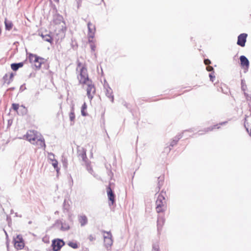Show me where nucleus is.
Wrapping results in <instances>:
<instances>
[{"label":"nucleus","instance_id":"ea45409f","mask_svg":"<svg viewBox=\"0 0 251 251\" xmlns=\"http://www.w3.org/2000/svg\"><path fill=\"white\" fill-rule=\"evenodd\" d=\"M87 170L88 171V172L90 174H92L93 170H92V169L91 168V167L90 166L87 165Z\"/></svg>","mask_w":251,"mask_h":251},{"label":"nucleus","instance_id":"a878e982","mask_svg":"<svg viewBox=\"0 0 251 251\" xmlns=\"http://www.w3.org/2000/svg\"><path fill=\"white\" fill-rule=\"evenodd\" d=\"M86 108H87V105L85 103H84L83 104V105H82L81 110V115L83 116H86L87 115V113L85 111Z\"/></svg>","mask_w":251,"mask_h":251},{"label":"nucleus","instance_id":"c756f323","mask_svg":"<svg viewBox=\"0 0 251 251\" xmlns=\"http://www.w3.org/2000/svg\"><path fill=\"white\" fill-rule=\"evenodd\" d=\"M68 245L74 249H76L78 248L77 244L75 242H70L68 243Z\"/></svg>","mask_w":251,"mask_h":251},{"label":"nucleus","instance_id":"9d476101","mask_svg":"<svg viewBox=\"0 0 251 251\" xmlns=\"http://www.w3.org/2000/svg\"><path fill=\"white\" fill-rule=\"evenodd\" d=\"M78 221L81 227L85 226L88 224V218L84 214L78 215L77 217Z\"/></svg>","mask_w":251,"mask_h":251},{"label":"nucleus","instance_id":"7ed1b4c3","mask_svg":"<svg viewBox=\"0 0 251 251\" xmlns=\"http://www.w3.org/2000/svg\"><path fill=\"white\" fill-rule=\"evenodd\" d=\"M29 59L30 62L34 63L35 67L39 69L41 65L44 62V58L39 57L36 54L30 53L29 54Z\"/></svg>","mask_w":251,"mask_h":251},{"label":"nucleus","instance_id":"f03ea898","mask_svg":"<svg viewBox=\"0 0 251 251\" xmlns=\"http://www.w3.org/2000/svg\"><path fill=\"white\" fill-rule=\"evenodd\" d=\"M78 72L79 75L77 76V78L79 80V83L84 84L91 80L88 77L87 70L85 66H82L80 69V70L78 71Z\"/></svg>","mask_w":251,"mask_h":251},{"label":"nucleus","instance_id":"4be33fe9","mask_svg":"<svg viewBox=\"0 0 251 251\" xmlns=\"http://www.w3.org/2000/svg\"><path fill=\"white\" fill-rule=\"evenodd\" d=\"M23 65H24L23 62H20V63H12L11 64V68L13 71H16L20 68L22 67L23 66Z\"/></svg>","mask_w":251,"mask_h":251},{"label":"nucleus","instance_id":"b1692460","mask_svg":"<svg viewBox=\"0 0 251 251\" xmlns=\"http://www.w3.org/2000/svg\"><path fill=\"white\" fill-rule=\"evenodd\" d=\"M4 24L6 30H10L12 29L13 27V24L11 21L7 20L6 19H5Z\"/></svg>","mask_w":251,"mask_h":251},{"label":"nucleus","instance_id":"e433bc0d","mask_svg":"<svg viewBox=\"0 0 251 251\" xmlns=\"http://www.w3.org/2000/svg\"><path fill=\"white\" fill-rule=\"evenodd\" d=\"M82 0H75V1L77 3V8H79V7L81 6V4L82 2Z\"/></svg>","mask_w":251,"mask_h":251},{"label":"nucleus","instance_id":"393cba45","mask_svg":"<svg viewBox=\"0 0 251 251\" xmlns=\"http://www.w3.org/2000/svg\"><path fill=\"white\" fill-rule=\"evenodd\" d=\"M42 38L45 41H47V42H48L49 43H51V41H52V38L49 35V34H46V35H43L42 34Z\"/></svg>","mask_w":251,"mask_h":251},{"label":"nucleus","instance_id":"cd10ccee","mask_svg":"<svg viewBox=\"0 0 251 251\" xmlns=\"http://www.w3.org/2000/svg\"><path fill=\"white\" fill-rule=\"evenodd\" d=\"M63 210L66 211H68L69 210V204L66 200H64L63 202Z\"/></svg>","mask_w":251,"mask_h":251},{"label":"nucleus","instance_id":"0eeeda50","mask_svg":"<svg viewBox=\"0 0 251 251\" xmlns=\"http://www.w3.org/2000/svg\"><path fill=\"white\" fill-rule=\"evenodd\" d=\"M65 244L64 241L59 239H54L52 242L51 246L53 251H59Z\"/></svg>","mask_w":251,"mask_h":251},{"label":"nucleus","instance_id":"a211bd4d","mask_svg":"<svg viewBox=\"0 0 251 251\" xmlns=\"http://www.w3.org/2000/svg\"><path fill=\"white\" fill-rule=\"evenodd\" d=\"M227 123V121H225V122H222L221 123H220L219 124H217L216 125H214V126H210V127H209L207 128H205L204 129V131H205V133L207 132H208L209 131H211L214 128H220V125H226V123Z\"/></svg>","mask_w":251,"mask_h":251},{"label":"nucleus","instance_id":"ddd939ff","mask_svg":"<svg viewBox=\"0 0 251 251\" xmlns=\"http://www.w3.org/2000/svg\"><path fill=\"white\" fill-rule=\"evenodd\" d=\"M105 95L112 102H114V96L112 89L109 86L105 87Z\"/></svg>","mask_w":251,"mask_h":251},{"label":"nucleus","instance_id":"4c0bfd02","mask_svg":"<svg viewBox=\"0 0 251 251\" xmlns=\"http://www.w3.org/2000/svg\"><path fill=\"white\" fill-rule=\"evenodd\" d=\"M88 239L90 241H93L94 240H95V237L94 236H93V235H90L88 237Z\"/></svg>","mask_w":251,"mask_h":251},{"label":"nucleus","instance_id":"09e8293b","mask_svg":"<svg viewBox=\"0 0 251 251\" xmlns=\"http://www.w3.org/2000/svg\"><path fill=\"white\" fill-rule=\"evenodd\" d=\"M250 135H251V133H250Z\"/></svg>","mask_w":251,"mask_h":251},{"label":"nucleus","instance_id":"f704fd0d","mask_svg":"<svg viewBox=\"0 0 251 251\" xmlns=\"http://www.w3.org/2000/svg\"><path fill=\"white\" fill-rule=\"evenodd\" d=\"M19 105L18 104H17V103L12 104V107L15 111H17V110L19 108Z\"/></svg>","mask_w":251,"mask_h":251},{"label":"nucleus","instance_id":"39448f33","mask_svg":"<svg viewBox=\"0 0 251 251\" xmlns=\"http://www.w3.org/2000/svg\"><path fill=\"white\" fill-rule=\"evenodd\" d=\"M103 233H106L107 235H104V246L108 249L110 248L113 244V240L112 239V236L110 231H103Z\"/></svg>","mask_w":251,"mask_h":251},{"label":"nucleus","instance_id":"423d86ee","mask_svg":"<svg viewBox=\"0 0 251 251\" xmlns=\"http://www.w3.org/2000/svg\"><path fill=\"white\" fill-rule=\"evenodd\" d=\"M165 202L164 197L162 194H159L157 197L156 201V209L158 213L161 212L163 211L162 208L164 206V203Z\"/></svg>","mask_w":251,"mask_h":251},{"label":"nucleus","instance_id":"2f4dec72","mask_svg":"<svg viewBox=\"0 0 251 251\" xmlns=\"http://www.w3.org/2000/svg\"><path fill=\"white\" fill-rule=\"evenodd\" d=\"M247 88V86L244 80H241V89L243 91H245Z\"/></svg>","mask_w":251,"mask_h":251},{"label":"nucleus","instance_id":"bb28decb","mask_svg":"<svg viewBox=\"0 0 251 251\" xmlns=\"http://www.w3.org/2000/svg\"><path fill=\"white\" fill-rule=\"evenodd\" d=\"M158 191L159 190V189H160V187L162 186L163 185V176H159L158 177Z\"/></svg>","mask_w":251,"mask_h":251},{"label":"nucleus","instance_id":"20e7f679","mask_svg":"<svg viewBox=\"0 0 251 251\" xmlns=\"http://www.w3.org/2000/svg\"><path fill=\"white\" fill-rule=\"evenodd\" d=\"M84 84H86L87 85V95L88 98L91 100L93 98L96 92V89L94 85L93 84L91 80L87 82V83H85Z\"/></svg>","mask_w":251,"mask_h":251},{"label":"nucleus","instance_id":"9b49d317","mask_svg":"<svg viewBox=\"0 0 251 251\" xmlns=\"http://www.w3.org/2000/svg\"><path fill=\"white\" fill-rule=\"evenodd\" d=\"M107 193L108 200L111 202V203L110 204V205L113 204L115 202V195L110 186H108L107 188Z\"/></svg>","mask_w":251,"mask_h":251},{"label":"nucleus","instance_id":"aec40b11","mask_svg":"<svg viewBox=\"0 0 251 251\" xmlns=\"http://www.w3.org/2000/svg\"><path fill=\"white\" fill-rule=\"evenodd\" d=\"M69 119L71 121L70 125L71 126L74 125L75 120V114L74 112V109L73 107H72L71 112L69 114Z\"/></svg>","mask_w":251,"mask_h":251},{"label":"nucleus","instance_id":"a18cd8bd","mask_svg":"<svg viewBox=\"0 0 251 251\" xmlns=\"http://www.w3.org/2000/svg\"><path fill=\"white\" fill-rule=\"evenodd\" d=\"M15 216H16V217L19 216L18 215V214H17V213H15Z\"/></svg>","mask_w":251,"mask_h":251},{"label":"nucleus","instance_id":"58836bf2","mask_svg":"<svg viewBox=\"0 0 251 251\" xmlns=\"http://www.w3.org/2000/svg\"><path fill=\"white\" fill-rule=\"evenodd\" d=\"M210 79L212 82H213V78H215V76L213 75V73H210L209 75Z\"/></svg>","mask_w":251,"mask_h":251},{"label":"nucleus","instance_id":"6ab92c4d","mask_svg":"<svg viewBox=\"0 0 251 251\" xmlns=\"http://www.w3.org/2000/svg\"><path fill=\"white\" fill-rule=\"evenodd\" d=\"M183 132L180 133L176 135L175 138L171 141L170 146L171 147H173L177 144L178 141L182 137V134Z\"/></svg>","mask_w":251,"mask_h":251},{"label":"nucleus","instance_id":"a19ab883","mask_svg":"<svg viewBox=\"0 0 251 251\" xmlns=\"http://www.w3.org/2000/svg\"><path fill=\"white\" fill-rule=\"evenodd\" d=\"M204 62L205 65H208L211 63L210 60L208 59H204Z\"/></svg>","mask_w":251,"mask_h":251},{"label":"nucleus","instance_id":"4468645a","mask_svg":"<svg viewBox=\"0 0 251 251\" xmlns=\"http://www.w3.org/2000/svg\"><path fill=\"white\" fill-rule=\"evenodd\" d=\"M240 60L241 62V65L243 67H245L248 69L250 64L248 58L244 55H241L240 57Z\"/></svg>","mask_w":251,"mask_h":251},{"label":"nucleus","instance_id":"c85d7f7f","mask_svg":"<svg viewBox=\"0 0 251 251\" xmlns=\"http://www.w3.org/2000/svg\"><path fill=\"white\" fill-rule=\"evenodd\" d=\"M52 165L53 166L54 168L55 169L56 171L58 173L59 172V169L58 167V161L55 160H53L52 161Z\"/></svg>","mask_w":251,"mask_h":251},{"label":"nucleus","instance_id":"1a4fd4ad","mask_svg":"<svg viewBox=\"0 0 251 251\" xmlns=\"http://www.w3.org/2000/svg\"><path fill=\"white\" fill-rule=\"evenodd\" d=\"M247 36L248 35L246 33H242L240 34L238 36L237 42V45L242 47H244L245 46Z\"/></svg>","mask_w":251,"mask_h":251},{"label":"nucleus","instance_id":"c9c22d12","mask_svg":"<svg viewBox=\"0 0 251 251\" xmlns=\"http://www.w3.org/2000/svg\"><path fill=\"white\" fill-rule=\"evenodd\" d=\"M152 250L154 251H159V246L157 244H154L152 246Z\"/></svg>","mask_w":251,"mask_h":251},{"label":"nucleus","instance_id":"de8ad7c7","mask_svg":"<svg viewBox=\"0 0 251 251\" xmlns=\"http://www.w3.org/2000/svg\"><path fill=\"white\" fill-rule=\"evenodd\" d=\"M4 232H5V234H6V235H7V232H6L4 230Z\"/></svg>","mask_w":251,"mask_h":251},{"label":"nucleus","instance_id":"f3484780","mask_svg":"<svg viewBox=\"0 0 251 251\" xmlns=\"http://www.w3.org/2000/svg\"><path fill=\"white\" fill-rule=\"evenodd\" d=\"M165 222V219L162 216H159L158 217V220L157 222V229L158 230L161 229L163 225H164Z\"/></svg>","mask_w":251,"mask_h":251},{"label":"nucleus","instance_id":"79ce46f5","mask_svg":"<svg viewBox=\"0 0 251 251\" xmlns=\"http://www.w3.org/2000/svg\"><path fill=\"white\" fill-rule=\"evenodd\" d=\"M206 69L208 72H211L213 71V68L211 66H208L207 67Z\"/></svg>","mask_w":251,"mask_h":251},{"label":"nucleus","instance_id":"5701e85b","mask_svg":"<svg viewBox=\"0 0 251 251\" xmlns=\"http://www.w3.org/2000/svg\"><path fill=\"white\" fill-rule=\"evenodd\" d=\"M62 16L59 14L55 15L53 17V23L55 24H58L61 23V22H62Z\"/></svg>","mask_w":251,"mask_h":251},{"label":"nucleus","instance_id":"49530a36","mask_svg":"<svg viewBox=\"0 0 251 251\" xmlns=\"http://www.w3.org/2000/svg\"><path fill=\"white\" fill-rule=\"evenodd\" d=\"M185 131H190V130H188L184 131V132H185Z\"/></svg>","mask_w":251,"mask_h":251},{"label":"nucleus","instance_id":"412c9836","mask_svg":"<svg viewBox=\"0 0 251 251\" xmlns=\"http://www.w3.org/2000/svg\"><path fill=\"white\" fill-rule=\"evenodd\" d=\"M60 229L62 231H67L70 229V227L69 224L65 221H60Z\"/></svg>","mask_w":251,"mask_h":251},{"label":"nucleus","instance_id":"f257e3e1","mask_svg":"<svg viewBox=\"0 0 251 251\" xmlns=\"http://www.w3.org/2000/svg\"><path fill=\"white\" fill-rule=\"evenodd\" d=\"M25 139L33 145H35L38 148L46 147L45 140L42 136L36 131H28L25 135Z\"/></svg>","mask_w":251,"mask_h":251},{"label":"nucleus","instance_id":"f8f14e48","mask_svg":"<svg viewBox=\"0 0 251 251\" xmlns=\"http://www.w3.org/2000/svg\"><path fill=\"white\" fill-rule=\"evenodd\" d=\"M77 153L79 159H81L84 163H86L87 158L86 156V150L82 148L81 149L78 150Z\"/></svg>","mask_w":251,"mask_h":251},{"label":"nucleus","instance_id":"dca6fc26","mask_svg":"<svg viewBox=\"0 0 251 251\" xmlns=\"http://www.w3.org/2000/svg\"><path fill=\"white\" fill-rule=\"evenodd\" d=\"M19 241L15 242V246L17 249H22L24 247V243L23 242L22 238L19 237V235L17 236Z\"/></svg>","mask_w":251,"mask_h":251},{"label":"nucleus","instance_id":"473e14b6","mask_svg":"<svg viewBox=\"0 0 251 251\" xmlns=\"http://www.w3.org/2000/svg\"><path fill=\"white\" fill-rule=\"evenodd\" d=\"M49 159L52 162L53 160H55L54 159V155L53 153L50 152L48 153Z\"/></svg>","mask_w":251,"mask_h":251},{"label":"nucleus","instance_id":"72a5a7b5","mask_svg":"<svg viewBox=\"0 0 251 251\" xmlns=\"http://www.w3.org/2000/svg\"><path fill=\"white\" fill-rule=\"evenodd\" d=\"M76 63H77L76 71H77V72H78V71H79V70H80V68H81L83 66H82V64H81V63L79 61H78V60H77V61Z\"/></svg>","mask_w":251,"mask_h":251},{"label":"nucleus","instance_id":"7c9ffc66","mask_svg":"<svg viewBox=\"0 0 251 251\" xmlns=\"http://www.w3.org/2000/svg\"><path fill=\"white\" fill-rule=\"evenodd\" d=\"M90 42H89L90 43V48L91 49V50L92 51H95V49H96V46L94 44V43H93V39H90Z\"/></svg>","mask_w":251,"mask_h":251},{"label":"nucleus","instance_id":"c03bdc74","mask_svg":"<svg viewBox=\"0 0 251 251\" xmlns=\"http://www.w3.org/2000/svg\"><path fill=\"white\" fill-rule=\"evenodd\" d=\"M55 2H58L59 1V0H53Z\"/></svg>","mask_w":251,"mask_h":251},{"label":"nucleus","instance_id":"2eb2a0df","mask_svg":"<svg viewBox=\"0 0 251 251\" xmlns=\"http://www.w3.org/2000/svg\"><path fill=\"white\" fill-rule=\"evenodd\" d=\"M13 77V73H11L10 75V76H8L7 74H5L2 78V79L3 81V85H4L5 84H6L7 85L9 84L12 80Z\"/></svg>","mask_w":251,"mask_h":251},{"label":"nucleus","instance_id":"6e6552de","mask_svg":"<svg viewBox=\"0 0 251 251\" xmlns=\"http://www.w3.org/2000/svg\"><path fill=\"white\" fill-rule=\"evenodd\" d=\"M87 26L88 28V41L90 42V39H93L95 36L96 27L95 25L92 24L91 22H88L87 24Z\"/></svg>","mask_w":251,"mask_h":251},{"label":"nucleus","instance_id":"37998d69","mask_svg":"<svg viewBox=\"0 0 251 251\" xmlns=\"http://www.w3.org/2000/svg\"><path fill=\"white\" fill-rule=\"evenodd\" d=\"M201 131H200V133H199V135H201V134H203V133H202V132H201Z\"/></svg>","mask_w":251,"mask_h":251}]
</instances>
